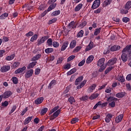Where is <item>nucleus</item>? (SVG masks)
<instances>
[{"label": "nucleus", "mask_w": 131, "mask_h": 131, "mask_svg": "<svg viewBox=\"0 0 131 131\" xmlns=\"http://www.w3.org/2000/svg\"><path fill=\"white\" fill-rule=\"evenodd\" d=\"M105 58L103 57L98 60L97 61V66L100 67L98 70L99 72H103L107 68L106 63L105 64Z\"/></svg>", "instance_id": "1"}, {"label": "nucleus", "mask_w": 131, "mask_h": 131, "mask_svg": "<svg viewBox=\"0 0 131 131\" xmlns=\"http://www.w3.org/2000/svg\"><path fill=\"white\" fill-rule=\"evenodd\" d=\"M112 95L113 96H111ZM118 99L113 97V95L112 93L108 94V97L107 98L106 101L108 103H109L108 105L112 108H114L115 107V102L117 101Z\"/></svg>", "instance_id": "2"}, {"label": "nucleus", "mask_w": 131, "mask_h": 131, "mask_svg": "<svg viewBox=\"0 0 131 131\" xmlns=\"http://www.w3.org/2000/svg\"><path fill=\"white\" fill-rule=\"evenodd\" d=\"M122 53L121 59L123 63H125L127 61V55H128V53L125 50L124 51V49L122 51Z\"/></svg>", "instance_id": "3"}, {"label": "nucleus", "mask_w": 131, "mask_h": 131, "mask_svg": "<svg viewBox=\"0 0 131 131\" xmlns=\"http://www.w3.org/2000/svg\"><path fill=\"white\" fill-rule=\"evenodd\" d=\"M116 62H117V58L116 57L108 60L106 62V67L107 66H113V65L116 64Z\"/></svg>", "instance_id": "4"}, {"label": "nucleus", "mask_w": 131, "mask_h": 131, "mask_svg": "<svg viewBox=\"0 0 131 131\" xmlns=\"http://www.w3.org/2000/svg\"><path fill=\"white\" fill-rule=\"evenodd\" d=\"M100 5H101V1L100 0H95L94 1L93 4L92 6V9L93 10H95V9H97L100 7Z\"/></svg>", "instance_id": "5"}, {"label": "nucleus", "mask_w": 131, "mask_h": 131, "mask_svg": "<svg viewBox=\"0 0 131 131\" xmlns=\"http://www.w3.org/2000/svg\"><path fill=\"white\" fill-rule=\"evenodd\" d=\"M60 112H61V109H59L57 111H56L50 117V120H54V119H55V118H57V117H58V116H59V114H60Z\"/></svg>", "instance_id": "6"}, {"label": "nucleus", "mask_w": 131, "mask_h": 131, "mask_svg": "<svg viewBox=\"0 0 131 131\" xmlns=\"http://www.w3.org/2000/svg\"><path fill=\"white\" fill-rule=\"evenodd\" d=\"M47 39H49V36H42L40 39H38L37 40L38 46L41 45V43H43Z\"/></svg>", "instance_id": "7"}, {"label": "nucleus", "mask_w": 131, "mask_h": 131, "mask_svg": "<svg viewBox=\"0 0 131 131\" xmlns=\"http://www.w3.org/2000/svg\"><path fill=\"white\" fill-rule=\"evenodd\" d=\"M12 92L10 91H6L2 95L3 99H8V98H10V96H12Z\"/></svg>", "instance_id": "8"}, {"label": "nucleus", "mask_w": 131, "mask_h": 131, "mask_svg": "<svg viewBox=\"0 0 131 131\" xmlns=\"http://www.w3.org/2000/svg\"><path fill=\"white\" fill-rule=\"evenodd\" d=\"M32 74H33V69H30L28 70L25 75L26 78H30L32 76Z\"/></svg>", "instance_id": "9"}, {"label": "nucleus", "mask_w": 131, "mask_h": 131, "mask_svg": "<svg viewBox=\"0 0 131 131\" xmlns=\"http://www.w3.org/2000/svg\"><path fill=\"white\" fill-rule=\"evenodd\" d=\"M10 69H11L10 66H4L1 68V71L5 73V72H8Z\"/></svg>", "instance_id": "10"}, {"label": "nucleus", "mask_w": 131, "mask_h": 131, "mask_svg": "<svg viewBox=\"0 0 131 131\" xmlns=\"http://www.w3.org/2000/svg\"><path fill=\"white\" fill-rule=\"evenodd\" d=\"M93 48H94V42L90 41L89 45L86 46L85 51V52H89V51H91Z\"/></svg>", "instance_id": "11"}, {"label": "nucleus", "mask_w": 131, "mask_h": 131, "mask_svg": "<svg viewBox=\"0 0 131 131\" xmlns=\"http://www.w3.org/2000/svg\"><path fill=\"white\" fill-rule=\"evenodd\" d=\"M82 80H83V76H81L78 77L75 80V85H78V84H79L80 82H81V81H82Z\"/></svg>", "instance_id": "12"}, {"label": "nucleus", "mask_w": 131, "mask_h": 131, "mask_svg": "<svg viewBox=\"0 0 131 131\" xmlns=\"http://www.w3.org/2000/svg\"><path fill=\"white\" fill-rule=\"evenodd\" d=\"M120 48V46L114 45L111 48V52H116V51H119Z\"/></svg>", "instance_id": "13"}, {"label": "nucleus", "mask_w": 131, "mask_h": 131, "mask_svg": "<svg viewBox=\"0 0 131 131\" xmlns=\"http://www.w3.org/2000/svg\"><path fill=\"white\" fill-rule=\"evenodd\" d=\"M26 70V67L24 66L23 68L18 69L15 71V74H19V73H22L23 71Z\"/></svg>", "instance_id": "14"}, {"label": "nucleus", "mask_w": 131, "mask_h": 131, "mask_svg": "<svg viewBox=\"0 0 131 131\" xmlns=\"http://www.w3.org/2000/svg\"><path fill=\"white\" fill-rule=\"evenodd\" d=\"M43 100H45L43 97H39L35 100V104L39 105V104H41L43 102Z\"/></svg>", "instance_id": "15"}, {"label": "nucleus", "mask_w": 131, "mask_h": 131, "mask_svg": "<svg viewBox=\"0 0 131 131\" xmlns=\"http://www.w3.org/2000/svg\"><path fill=\"white\" fill-rule=\"evenodd\" d=\"M68 45H69V42H68V41H64L62 45L61 51H65L67 47H68Z\"/></svg>", "instance_id": "16"}, {"label": "nucleus", "mask_w": 131, "mask_h": 131, "mask_svg": "<svg viewBox=\"0 0 131 131\" xmlns=\"http://www.w3.org/2000/svg\"><path fill=\"white\" fill-rule=\"evenodd\" d=\"M112 114H108L105 119V122H107V123H109L110 122V121L111 119H112Z\"/></svg>", "instance_id": "17"}, {"label": "nucleus", "mask_w": 131, "mask_h": 131, "mask_svg": "<svg viewBox=\"0 0 131 131\" xmlns=\"http://www.w3.org/2000/svg\"><path fill=\"white\" fill-rule=\"evenodd\" d=\"M32 118H33V116L28 117V118H26L24 121V124L25 125L28 124V123H29V122L32 120Z\"/></svg>", "instance_id": "18"}, {"label": "nucleus", "mask_w": 131, "mask_h": 131, "mask_svg": "<svg viewBox=\"0 0 131 131\" xmlns=\"http://www.w3.org/2000/svg\"><path fill=\"white\" fill-rule=\"evenodd\" d=\"M123 118V115L121 114L119 115L118 117H117L115 119V121L117 122V123H119L122 120V119Z\"/></svg>", "instance_id": "19"}, {"label": "nucleus", "mask_w": 131, "mask_h": 131, "mask_svg": "<svg viewBox=\"0 0 131 131\" xmlns=\"http://www.w3.org/2000/svg\"><path fill=\"white\" fill-rule=\"evenodd\" d=\"M85 83H86V80H84L81 82V83L79 85L77 86V90H79L83 88V86H84V85H85Z\"/></svg>", "instance_id": "20"}, {"label": "nucleus", "mask_w": 131, "mask_h": 131, "mask_svg": "<svg viewBox=\"0 0 131 131\" xmlns=\"http://www.w3.org/2000/svg\"><path fill=\"white\" fill-rule=\"evenodd\" d=\"M97 86V84H93L91 86L89 87V88L88 90V93H93V91L96 89V87Z\"/></svg>", "instance_id": "21"}, {"label": "nucleus", "mask_w": 131, "mask_h": 131, "mask_svg": "<svg viewBox=\"0 0 131 131\" xmlns=\"http://www.w3.org/2000/svg\"><path fill=\"white\" fill-rule=\"evenodd\" d=\"M83 6V5L82 4H81V3L79 4L75 8V9H74L75 12H78L79 11H80V9H81Z\"/></svg>", "instance_id": "22"}, {"label": "nucleus", "mask_w": 131, "mask_h": 131, "mask_svg": "<svg viewBox=\"0 0 131 131\" xmlns=\"http://www.w3.org/2000/svg\"><path fill=\"white\" fill-rule=\"evenodd\" d=\"M99 93H94L89 97L90 100H95V99H97L99 97Z\"/></svg>", "instance_id": "23"}, {"label": "nucleus", "mask_w": 131, "mask_h": 131, "mask_svg": "<svg viewBox=\"0 0 131 131\" xmlns=\"http://www.w3.org/2000/svg\"><path fill=\"white\" fill-rule=\"evenodd\" d=\"M57 6V4H50V6L48 7L47 10L48 12H51L52 10H53V9H55Z\"/></svg>", "instance_id": "24"}, {"label": "nucleus", "mask_w": 131, "mask_h": 131, "mask_svg": "<svg viewBox=\"0 0 131 131\" xmlns=\"http://www.w3.org/2000/svg\"><path fill=\"white\" fill-rule=\"evenodd\" d=\"M68 26H69V28H72V29L76 28V26H75V22H74V21H72L70 23Z\"/></svg>", "instance_id": "25"}, {"label": "nucleus", "mask_w": 131, "mask_h": 131, "mask_svg": "<svg viewBox=\"0 0 131 131\" xmlns=\"http://www.w3.org/2000/svg\"><path fill=\"white\" fill-rule=\"evenodd\" d=\"M56 83L57 81H56L55 80H52L48 85V89H50V90H51V89H52V86H54V85L56 84Z\"/></svg>", "instance_id": "26"}, {"label": "nucleus", "mask_w": 131, "mask_h": 131, "mask_svg": "<svg viewBox=\"0 0 131 131\" xmlns=\"http://www.w3.org/2000/svg\"><path fill=\"white\" fill-rule=\"evenodd\" d=\"M86 24H88V22L86 21H83L78 26V28H80L81 29H82L84 27L86 26Z\"/></svg>", "instance_id": "27"}, {"label": "nucleus", "mask_w": 131, "mask_h": 131, "mask_svg": "<svg viewBox=\"0 0 131 131\" xmlns=\"http://www.w3.org/2000/svg\"><path fill=\"white\" fill-rule=\"evenodd\" d=\"M36 63H37V62H36V61L30 63L28 65L27 69H31V68H33V67H34V66H35V65H36Z\"/></svg>", "instance_id": "28"}, {"label": "nucleus", "mask_w": 131, "mask_h": 131, "mask_svg": "<svg viewBox=\"0 0 131 131\" xmlns=\"http://www.w3.org/2000/svg\"><path fill=\"white\" fill-rule=\"evenodd\" d=\"M114 69V67L113 66H109L107 67L104 71V74H108L110 71H111L113 69Z\"/></svg>", "instance_id": "29"}, {"label": "nucleus", "mask_w": 131, "mask_h": 131, "mask_svg": "<svg viewBox=\"0 0 131 131\" xmlns=\"http://www.w3.org/2000/svg\"><path fill=\"white\" fill-rule=\"evenodd\" d=\"M125 96V92H121L116 94V98H121Z\"/></svg>", "instance_id": "30"}, {"label": "nucleus", "mask_w": 131, "mask_h": 131, "mask_svg": "<svg viewBox=\"0 0 131 131\" xmlns=\"http://www.w3.org/2000/svg\"><path fill=\"white\" fill-rule=\"evenodd\" d=\"M94 60V56L90 55L86 59V64H90V63H92L93 60Z\"/></svg>", "instance_id": "31"}, {"label": "nucleus", "mask_w": 131, "mask_h": 131, "mask_svg": "<svg viewBox=\"0 0 131 131\" xmlns=\"http://www.w3.org/2000/svg\"><path fill=\"white\" fill-rule=\"evenodd\" d=\"M41 58V54H38L36 56H34L32 58V61H37L39 59H40Z\"/></svg>", "instance_id": "32"}, {"label": "nucleus", "mask_w": 131, "mask_h": 131, "mask_svg": "<svg viewBox=\"0 0 131 131\" xmlns=\"http://www.w3.org/2000/svg\"><path fill=\"white\" fill-rule=\"evenodd\" d=\"M15 58V54H11L10 56H8L6 57L7 61H12Z\"/></svg>", "instance_id": "33"}, {"label": "nucleus", "mask_w": 131, "mask_h": 131, "mask_svg": "<svg viewBox=\"0 0 131 131\" xmlns=\"http://www.w3.org/2000/svg\"><path fill=\"white\" fill-rule=\"evenodd\" d=\"M102 30V28H97L94 31V35L97 36V35H99V34L101 32Z\"/></svg>", "instance_id": "34"}, {"label": "nucleus", "mask_w": 131, "mask_h": 131, "mask_svg": "<svg viewBox=\"0 0 131 131\" xmlns=\"http://www.w3.org/2000/svg\"><path fill=\"white\" fill-rule=\"evenodd\" d=\"M75 46H76V40H74L72 41L70 44V49H74L75 48Z\"/></svg>", "instance_id": "35"}, {"label": "nucleus", "mask_w": 131, "mask_h": 131, "mask_svg": "<svg viewBox=\"0 0 131 131\" xmlns=\"http://www.w3.org/2000/svg\"><path fill=\"white\" fill-rule=\"evenodd\" d=\"M9 16V13H3L1 16H0V20H4L6 19Z\"/></svg>", "instance_id": "36"}, {"label": "nucleus", "mask_w": 131, "mask_h": 131, "mask_svg": "<svg viewBox=\"0 0 131 131\" xmlns=\"http://www.w3.org/2000/svg\"><path fill=\"white\" fill-rule=\"evenodd\" d=\"M131 8V1H128L125 6V9L126 10H129V9H130Z\"/></svg>", "instance_id": "37"}, {"label": "nucleus", "mask_w": 131, "mask_h": 131, "mask_svg": "<svg viewBox=\"0 0 131 131\" xmlns=\"http://www.w3.org/2000/svg\"><path fill=\"white\" fill-rule=\"evenodd\" d=\"M45 52L46 54H51L54 52V49L48 48L45 50Z\"/></svg>", "instance_id": "38"}, {"label": "nucleus", "mask_w": 131, "mask_h": 131, "mask_svg": "<svg viewBox=\"0 0 131 131\" xmlns=\"http://www.w3.org/2000/svg\"><path fill=\"white\" fill-rule=\"evenodd\" d=\"M60 14H61V11L56 10L52 12V13L51 14V16H58V15H60Z\"/></svg>", "instance_id": "39"}, {"label": "nucleus", "mask_w": 131, "mask_h": 131, "mask_svg": "<svg viewBox=\"0 0 131 131\" xmlns=\"http://www.w3.org/2000/svg\"><path fill=\"white\" fill-rule=\"evenodd\" d=\"M16 109H17V105H13L12 107L11 110L9 113V115H11L12 113H14Z\"/></svg>", "instance_id": "40"}, {"label": "nucleus", "mask_w": 131, "mask_h": 131, "mask_svg": "<svg viewBox=\"0 0 131 131\" xmlns=\"http://www.w3.org/2000/svg\"><path fill=\"white\" fill-rule=\"evenodd\" d=\"M57 20L58 18L57 17L54 18L49 21L48 25H51V24H53V23H55V22H57Z\"/></svg>", "instance_id": "41"}, {"label": "nucleus", "mask_w": 131, "mask_h": 131, "mask_svg": "<svg viewBox=\"0 0 131 131\" xmlns=\"http://www.w3.org/2000/svg\"><path fill=\"white\" fill-rule=\"evenodd\" d=\"M84 34V31L83 30H81L77 34V37H82L83 34Z\"/></svg>", "instance_id": "42"}, {"label": "nucleus", "mask_w": 131, "mask_h": 131, "mask_svg": "<svg viewBox=\"0 0 131 131\" xmlns=\"http://www.w3.org/2000/svg\"><path fill=\"white\" fill-rule=\"evenodd\" d=\"M68 101L70 103L71 105H72L73 103H75V99H74V97H70L69 98Z\"/></svg>", "instance_id": "43"}, {"label": "nucleus", "mask_w": 131, "mask_h": 131, "mask_svg": "<svg viewBox=\"0 0 131 131\" xmlns=\"http://www.w3.org/2000/svg\"><path fill=\"white\" fill-rule=\"evenodd\" d=\"M75 72H76V69L74 68L71 70L70 71L68 72L67 75H71L72 74H73V73H75Z\"/></svg>", "instance_id": "44"}, {"label": "nucleus", "mask_w": 131, "mask_h": 131, "mask_svg": "<svg viewBox=\"0 0 131 131\" xmlns=\"http://www.w3.org/2000/svg\"><path fill=\"white\" fill-rule=\"evenodd\" d=\"M79 121V119L77 118H73L71 121V123L72 124H74V123H76V122H78Z\"/></svg>", "instance_id": "45"}, {"label": "nucleus", "mask_w": 131, "mask_h": 131, "mask_svg": "<svg viewBox=\"0 0 131 131\" xmlns=\"http://www.w3.org/2000/svg\"><path fill=\"white\" fill-rule=\"evenodd\" d=\"M48 112V108L45 107L43 109H42L41 112H40V114L41 116H43L46 114V113H47Z\"/></svg>", "instance_id": "46"}, {"label": "nucleus", "mask_w": 131, "mask_h": 131, "mask_svg": "<svg viewBox=\"0 0 131 131\" xmlns=\"http://www.w3.org/2000/svg\"><path fill=\"white\" fill-rule=\"evenodd\" d=\"M20 66V62H15L13 63L11 67L12 68H17V67H19Z\"/></svg>", "instance_id": "47"}, {"label": "nucleus", "mask_w": 131, "mask_h": 131, "mask_svg": "<svg viewBox=\"0 0 131 131\" xmlns=\"http://www.w3.org/2000/svg\"><path fill=\"white\" fill-rule=\"evenodd\" d=\"M47 43L48 45V47H52L53 46V40L52 38H49L47 41Z\"/></svg>", "instance_id": "48"}, {"label": "nucleus", "mask_w": 131, "mask_h": 131, "mask_svg": "<svg viewBox=\"0 0 131 131\" xmlns=\"http://www.w3.org/2000/svg\"><path fill=\"white\" fill-rule=\"evenodd\" d=\"M118 80L120 82H124V81H125V79H124L123 76H120L118 78Z\"/></svg>", "instance_id": "49"}, {"label": "nucleus", "mask_w": 131, "mask_h": 131, "mask_svg": "<svg viewBox=\"0 0 131 131\" xmlns=\"http://www.w3.org/2000/svg\"><path fill=\"white\" fill-rule=\"evenodd\" d=\"M37 34H34L31 38L30 39V41H31L32 42H33L34 40H36L37 39Z\"/></svg>", "instance_id": "50"}, {"label": "nucleus", "mask_w": 131, "mask_h": 131, "mask_svg": "<svg viewBox=\"0 0 131 131\" xmlns=\"http://www.w3.org/2000/svg\"><path fill=\"white\" fill-rule=\"evenodd\" d=\"M81 50V46H77L75 47V48L73 50V53H77V52H79Z\"/></svg>", "instance_id": "51"}, {"label": "nucleus", "mask_w": 131, "mask_h": 131, "mask_svg": "<svg viewBox=\"0 0 131 131\" xmlns=\"http://www.w3.org/2000/svg\"><path fill=\"white\" fill-rule=\"evenodd\" d=\"M12 80L14 84H17L18 83V79L16 77H13L12 78Z\"/></svg>", "instance_id": "52"}, {"label": "nucleus", "mask_w": 131, "mask_h": 131, "mask_svg": "<svg viewBox=\"0 0 131 131\" xmlns=\"http://www.w3.org/2000/svg\"><path fill=\"white\" fill-rule=\"evenodd\" d=\"M75 58V55H71L67 59L68 62H70V61H72Z\"/></svg>", "instance_id": "53"}, {"label": "nucleus", "mask_w": 131, "mask_h": 131, "mask_svg": "<svg viewBox=\"0 0 131 131\" xmlns=\"http://www.w3.org/2000/svg\"><path fill=\"white\" fill-rule=\"evenodd\" d=\"M64 58L62 57L58 58L56 64H61Z\"/></svg>", "instance_id": "54"}, {"label": "nucleus", "mask_w": 131, "mask_h": 131, "mask_svg": "<svg viewBox=\"0 0 131 131\" xmlns=\"http://www.w3.org/2000/svg\"><path fill=\"white\" fill-rule=\"evenodd\" d=\"M85 63V59H83L81 61H80L78 66L79 67H81V66H83L84 65V63Z\"/></svg>", "instance_id": "55"}, {"label": "nucleus", "mask_w": 131, "mask_h": 131, "mask_svg": "<svg viewBox=\"0 0 131 131\" xmlns=\"http://www.w3.org/2000/svg\"><path fill=\"white\" fill-rule=\"evenodd\" d=\"M8 105L9 102H8V101H5L2 103V106H3V107H8Z\"/></svg>", "instance_id": "56"}, {"label": "nucleus", "mask_w": 131, "mask_h": 131, "mask_svg": "<svg viewBox=\"0 0 131 131\" xmlns=\"http://www.w3.org/2000/svg\"><path fill=\"white\" fill-rule=\"evenodd\" d=\"M53 46L54 48H59L60 44L57 41H53Z\"/></svg>", "instance_id": "57"}, {"label": "nucleus", "mask_w": 131, "mask_h": 131, "mask_svg": "<svg viewBox=\"0 0 131 131\" xmlns=\"http://www.w3.org/2000/svg\"><path fill=\"white\" fill-rule=\"evenodd\" d=\"M80 100L81 101H86V100H89V96H82V98H80Z\"/></svg>", "instance_id": "58"}, {"label": "nucleus", "mask_w": 131, "mask_h": 131, "mask_svg": "<svg viewBox=\"0 0 131 131\" xmlns=\"http://www.w3.org/2000/svg\"><path fill=\"white\" fill-rule=\"evenodd\" d=\"M122 20L124 23H127V22L129 21V18L126 17H123Z\"/></svg>", "instance_id": "59"}, {"label": "nucleus", "mask_w": 131, "mask_h": 131, "mask_svg": "<svg viewBox=\"0 0 131 131\" xmlns=\"http://www.w3.org/2000/svg\"><path fill=\"white\" fill-rule=\"evenodd\" d=\"M27 111H28V107H26V108L24 109L23 111L21 112V113L20 114L21 116H24V114L26 113Z\"/></svg>", "instance_id": "60"}, {"label": "nucleus", "mask_w": 131, "mask_h": 131, "mask_svg": "<svg viewBox=\"0 0 131 131\" xmlns=\"http://www.w3.org/2000/svg\"><path fill=\"white\" fill-rule=\"evenodd\" d=\"M34 33L32 31H29L28 33H27L26 35L27 36V37H29V36H32Z\"/></svg>", "instance_id": "61"}, {"label": "nucleus", "mask_w": 131, "mask_h": 131, "mask_svg": "<svg viewBox=\"0 0 131 131\" xmlns=\"http://www.w3.org/2000/svg\"><path fill=\"white\" fill-rule=\"evenodd\" d=\"M40 73V69L37 68L35 71V75H38Z\"/></svg>", "instance_id": "62"}, {"label": "nucleus", "mask_w": 131, "mask_h": 131, "mask_svg": "<svg viewBox=\"0 0 131 131\" xmlns=\"http://www.w3.org/2000/svg\"><path fill=\"white\" fill-rule=\"evenodd\" d=\"M121 13V14H127V13H128V9H122Z\"/></svg>", "instance_id": "63"}, {"label": "nucleus", "mask_w": 131, "mask_h": 131, "mask_svg": "<svg viewBox=\"0 0 131 131\" xmlns=\"http://www.w3.org/2000/svg\"><path fill=\"white\" fill-rule=\"evenodd\" d=\"M126 79L127 80V81H129V80H131V74H129L127 75L126 77Z\"/></svg>", "instance_id": "64"}]
</instances>
